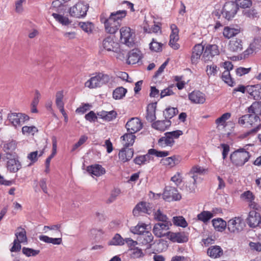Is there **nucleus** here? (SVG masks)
Here are the masks:
<instances>
[{"label":"nucleus","instance_id":"f257e3e1","mask_svg":"<svg viewBox=\"0 0 261 261\" xmlns=\"http://www.w3.org/2000/svg\"><path fill=\"white\" fill-rule=\"evenodd\" d=\"M126 13L125 10H119L111 13L108 16L106 13H102L100 16V20L104 24L106 32L111 34L116 33Z\"/></svg>","mask_w":261,"mask_h":261},{"label":"nucleus","instance_id":"f03ea898","mask_svg":"<svg viewBox=\"0 0 261 261\" xmlns=\"http://www.w3.org/2000/svg\"><path fill=\"white\" fill-rule=\"evenodd\" d=\"M206 169L198 165L193 166L187 173L185 182L186 189L190 193H194L197 188V182L199 179L198 176L205 173Z\"/></svg>","mask_w":261,"mask_h":261},{"label":"nucleus","instance_id":"7ed1b4c3","mask_svg":"<svg viewBox=\"0 0 261 261\" xmlns=\"http://www.w3.org/2000/svg\"><path fill=\"white\" fill-rule=\"evenodd\" d=\"M251 155L250 153L244 148H240L233 151L230 156L232 163L237 167L243 166L247 163Z\"/></svg>","mask_w":261,"mask_h":261},{"label":"nucleus","instance_id":"20e7f679","mask_svg":"<svg viewBox=\"0 0 261 261\" xmlns=\"http://www.w3.org/2000/svg\"><path fill=\"white\" fill-rule=\"evenodd\" d=\"M108 74L99 73L96 75L91 77L85 83V86L90 89L101 87L102 85L108 83L110 80Z\"/></svg>","mask_w":261,"mask_h":261},{"label":"nucleus","instance_id":"39448f33","mask_svg":"<svg viewBox=\"0 0 261 261\" xmlns=\"http://www.w3.org/2000/svg\"><path fill=\"white\" fill-rule=\"evenodd\" d=\"M121 42L130 47L135 43V32L129 27H123L120 29Z\"/></svg>","mask_w":261,"mask_h":261},{"label":"nucleus","instance_id":"423d86ee","mask_svg":"<svg viewBox=\"0 0 261 261\" xmlns=\"http://www.w3.org/2000/svg\"><path fill=\"white\" fill-rule=\"evenodd\" d=\"M89 6L83 2H79L69 10V13L72 17L81 18L86 16Z\"/></svg>","mask_w":261,"mask_h":261},{"label":"nucleus","instance_id":"0eeeda50","mask_svg":"<svg viewBox=\"0 0 261 261\" xmlns=\"http://www.w3.org/2000/svg\"><path fill=\"white\" fill-rule=\"evenodd\" d=\"M245 226L244 219L241 217H234L227 222L228 230L233 233H239L243 230Z\"/></svg>","mask_w":261,"mask_h":261},{"label":"nucleus","instance_id":"6e6552de","mask_svg":"<svg viewBox=\"0 0 261 261\" xmlns=\"http://www.w3.org/2000/svg\"><path fill=\"white\" fill-rule=\"evenodd\" d=\"M172 226L171 222H158L154 225L152 232L157 238L168 237L170 231H169Z\"/></svg>","mask_w":261,"mask_h":261},{"label":"nucleus","instance_id":"1a4fd4ad","mask_svg":"<svg viewBox=\"0 0 261 261\" xmlns=\"http://www.w3.org/2000/svg\"><path fill=\"white\" fill-rule=\"evenodd\" d=\"M260 121V118L256 114H248L240 117L238 123L245 127H251L257 124Z\"/></svg>","mask_w":261,"mask_h":261},{"label":"nucleus","instance_id":"9d476101","mask_svg":"<svg viewBox=\"0 0 261 261\" xmlns=\"http://www.w3.org/2000/svg\"><path fill=\"white\" fill-rule=\"evenodd\" d=\"M238 10L234 2H228L224 4L221 13L224 17L227 20H230L236 14Z\"/></svg>","mask_w":261,"mask_h":261},{"label":"nucleus","instance_id":"9b49d317","mask_svg":"<svg viewBox=\"0 0 261 261\" xmlns=\"http://www.w3.org/2000/svg\"><path fill=\"white\" fill-rule=\"evenodd\" d=\"M220 51L219 47L216 44H207L204 47V52L202 59L204 62L211 61L215 56L219 55Z\"/></svg>","mask_w":261,"mask_h":261},{"label":"nucleus","instance_id":"f8f14e48","mask_svg":"<svg viewBox=\"0 0 261 261\" xmlns=\"http://www.w3.org/2000/svg\"><path fill=\"white\" fill-rule=\"evenodd\" d=\"M8 119L14 127H17L28 120L29 117L22 113H12L8 114Z\"/></svg>","mask_w":261,"mask_h":261},{"label":"nucleus","instance_id":"ddd939ff","mask_svg":"<svg viewBox=\"0 0 261 261\" xmlns=\"http://www.w3.org/2000/svg\"><path fill=\"white\" fill-rule=\"evenodd\" d=\"M163 196V198L168 201L179 200L181 198L177 189L170 186L165 188Z\"/></svg>","mask_w":261,"mask_h":261},{"label":"nucleus","instance_id":"4468645a","mask_svg":"<svg viewBox=\"0 0 261 261\" xmlns=\"http://www.w3.org/2000/svg\"><path fill=\"white\" fill-rule=\"evenodd\" d=\"M142 126L141 120L137 117L131 118L125 125L127 132L134 134L139 131Z\"/></svg>","mask_w":261,"mask_h":261},{"label":"nucleus","instance_id":"2eb2a0df","mask_svg":"<svg viewBox=\"0 0 261 261\" xmlns=\"http://www.w3.org/2000/svg\"><path fill=\"white\" fill-rule=\"evenodd\" d=\"M248 225L252 228H254L261 223V216L255 211H251L249 212L247 219Z\"/></svg>","mask_w":261,"mask_h":261},{"label":"nucleus","instance_id":"dca6fc26","mask_svg":"<svg viewBox=\"0 0 261 261\" xmlns=\"http://www.w3.org/2000/svg\"><path fill=\"white\" fill-rule=\"evenodd\" d=\"M151 212L150 205L146 202H140L138 203L133 211L135 216H138L141 213L150 214Z\"/></svg>","mask_w":261,"mask_h":261},{"label":"nucleus","instance_id":"f3484780","mask_svg":"<svg viewBox=\"0 0 261 261\" xmlns=\"http://www.w3.org/2000/svg\"><path fill=\"white\" fill-rule=\"evenodd\" d=\"M189 99L194 103L202 104L205 101V96L199 91H194L189 95Z\"/></svg>","mask_w":261,"mask_h":261},{"label":"nucleus","instance_id":"a211bd4d","mask_svg":"<svg viewBox=\"0 0 261 261\" xmlns=\"http://www.w3.org/2000/svg\"><path fill=\"white\" fill-rule=\"evenodd\" d=\"M87 171L92 176H100L106 173L105 169L99 164H94L87 167Z\"/></svg>","mask_w":261,"mask_h":261},{"label":"nucleus","instance_id":"6ab92c4d","mask_svg":"<svg viewBox=\"0 0 261 261\" xmlns=\"http://www.w3.org/2000/svg\"><path fill=\"white\" fill-rule=\"evenodd\" d=\"M167 238L173 242L179 243L187 242L188 241V237L184 232H170Z\"/></svg>","mask_w":261,"mask_h":261},{"label":"nucleus","instance_id":"aec40b11","mask_svg":"<svg viewBox=\"0 0 261 261\" xmlns=\"http://www.w3.org/2000/svg\"><path fill=\"white\" fill-rule=\"evenodd\" d=\"M204 52V47L201 44H197L195 45L193 48V51L191 58V62L193 64H196Z\"/></svg>","mask_w":261,"mask_h":261},{"label":"nucleus","instance_id":"412c9836","mask_svg":"<svg viewBox=\"0 0 261 261\" xmlns=\"http://www.w3.org/2000/svg\"><path fill=\"white\" fill-rule=\"evenodd\" d=\"M153 240V236L151 232L146 231L144 233L139 236L137 238L138 242L142 245H148L149 247H151L150 244Z\"/></svg>","mask_w":261,"mask_h":261},{"label":"nucleus","instance_id":"4be33fe9","mask_svg":"<svg viewBox=\"0 0 261 261\" xmlns=\"http://www.w3.org/2000/svg\"><path fill=\"white\" fill-rule=\"evenodd\" d=\"M128 147H124L119 153V159L123 162L130 160L133 156L134 149Z\"/></svg>","mask_w":261,"mask_h":261},{"label":"nucleus","instance_id":"5701e85b","mask_svg":"<svg viewBox=\"0 0 261 261\" xmlns=\"http://www.w3.org/2000/svg\"><path fill=\"white\" fill-rule=\"evenodd\" d=\"M1 146L7 155H11L16 148L17 144L15 141L11 140L2 142Z\"/></svg>","mask_w":261,"mask_h":261},{"label":"nucleus","instance_id":"b1692460","mask_svg":"<svg viewBox=\"0 0 261 261\" xmlns=\"http://www.w3.org/2000/svg\"><path fill=\"white\" fill-rule=\"evenodd\" d=\"M7 159H8L7 167L10 172L15 173L21 168V164L18 160L16 159H9L8 156Z\"/></svg>","mask_w":261,"mask_h":261},{"label":"nucleus","instance_id":"393cba45","mask_svg":"<svg viewBox=\"0 0 261 261\" xmlns=\"http://www.w3.org/2000/svg\"><path fill=\"white\" fill-rule=\"evenodd\" d=\"M223 251L221 247L218 245L210 247L207 250V254L212 258H217L222 255Z\"/></svg>","mask_w":261,"mask_h":261},{"label":"nucleus","instance_id":"a878e982","mask_svg":"<svg viewBox=\"0 0 261 261\" xmlns=\"http://www.w3.org/2000/svg\"><path fill=\"white\" fill-rule=\"evenodd\" d=\"M228 48L232 52L240 51L243 49L242 40L239 38H233L230 40Z\"/></svg>","mask_w":261,"mask_h":261},{"label":"nucleus","instance_id":"bb28decb","mask_svg":"<svg viewBox=\"0 0 261 261\" xmlns=\"http://www.w3.org/2000/svg\"><path fill=\"white\" fill-rule=\"evenodd\" d=\"M246 90L249 94L252 96L255 99H261L260 85L248 86L246 87Z\"/></svg>","mask_w":261,"mask_h":261},{"label":"nucleus","instance_id":"cd10ccee","mask_svg":"<svg viewBox=\"0 0 261 261\" xmlns=\"http://www.w3.org/2000/svg\"><path fill=\"white\" fill-rule=\"evenodd\" d=\"M141 52L137 49H134L128 54L127 63L128 64H134L141 59Z\"/></svg>","mask_w":261,"mask_h":261},{"label":"nucleus","instance_id":"c85d7f7f","mask_svg":"<svg viewBox=\"0 0 261 261\" xmlns=\"http://www.w3.org/2000/svg\"><path fill=\"white\" fill-rule=\"evenodd\" d=\"M171 124L170 120L165 119L164 120H158L152 124V127L158 130L164 132Z\"/></svg>","mask_w":261,"mask_h":261},{"label":"nucleus","instance_id":"c756f323","mask_svg":"<svg viewBox=\"0 0 261 261\" xmlns=\"http://www.w3.org/2000/svg\"><path fill=\"white\" fill-rule=\"evenodd\" d=\"M15 236L16 237L15 240L18 241L19 242H21V243L23 244H28L27 232L24 228L21 226L18 227L15 231Z\"/></svg>","mask_w":261,"mask_h":261},{"label":"nucleus","instance_id":"7c9ffc66","mask_svg":"<svg viewBox=\"0 0 261 261\" xmlns=\"http://www.w3.org/2000/svg\"><path fill=\"white\" fill-rule=\"evenodd\" d=\"M156 103H151L148 105L146 110V119L149 122H152L156 119L155 110Z\"/></svg>","mask_w":261,"mask_h":261},{"label":"nucleus","instance_id":"2f4dec72","mask_svg":"<svg viewBox=\"0 0 261 261\" xmlns=\"http://www.w3.org/2000/svg\"><path fill=\"white\" fill-rule=\"evenodd\" d=\"M161 161L164 165L171 168L178 165L180 162V158L178 156L173 155L163 159Z\"/></svg>","mask_w":261,"mask_h":261},{"label":"nucleus","instance_id":"473e14b6","mask_svg":"<svg viewBox=\"0 0 261 261\" xmlns=\"http://www.w3.org/2000/svg\"><path fill=\"white\" fill-rule=\"evenodd\" d=\"M175 141L169 136L167 135V133L164 134V136L162 137L158 140V145L162 147H172L174 144Z\"/></svg>","mask_w":261,"mask_h":261},{"label":"nucleus","instance_id":"72a5a7b5","mask_svg":"<svg viewBox=\"0 0 261 261\" xmlns=\"http://www.w3.org/2000/svg\"><path fill=\"white\" fill-rule=\"evenodd\" d=\"M121 138L122 139V143L124 147H129L133 145L136 136L134 133H128L125 134L122 136Z\"/></svg>","mask_w":261,"mask_h":261},{"label":"nucleus","instance_id":"f704fd0d","mask_svg":"<svg viewBox=\"0 0 261 261\" xmlns=\"http://www.w3.org/2000/svg\"><path fill=\"white\" fill-rule=\"evenodd\" d=\"M97 115L106 121H110L116 118L117 113L113 110L109 112L102 111L98 112Z\"/></svg>","mask_w":261,"mask_h":261},{"label":"nucleus","instance_id":"c9c22d12","mask_svg":"<svg viewBox=\"0 0 261 261\" xmlns=\"http://www.w3.org/2000/svg\"><path fill=\"white\" fill-rule=\"evenodd\" d=\"M212 224L217 231L221 232L224 230L227 226L226 222L221 218L213 219L212 220Z\"/></svg>","mask_w":261,"mask_h":261},{"label":"nucleus","instance_id":"e433bc0d","mask_svg":"<svg viewBox=\"0 0 261 261\" xmlns=\"http://www.w3.org/2000/svg\"><path fill=\"white\" fill-rule=\"evenodd\" d=\"M240 32V30L239 29L225 27L224 28L223 34L226 38L229 39L238 34Z\"/></svg>","mask_w":261,"mask_h":261},{"label":"nucleus","instance_id":"4c0bfd02","mask_svg":"<svg viewBox=\"0 0 261 261\" xmlns=\"http://www.w3.org/2000/svg\"><path fill=\"white\" fill-rule=\"evenodd\" d=\"M40 241L46 243H51L54 245H60L62 242L61 238H53L47 236L41 235L39 237Z\"/></svg>","mask_w":261,"mask_h":261},{"label":"nucleus","instance_id":"58836bf2","mask_svg":"<svg viewBox=\"0 0 261 261\" xmlns=\"http://www.w3.org/2000/svg\"><path fill=\"white\" fill-rule=\"evenodd\" d=\"M127 91V89L123 87H119L113 91V97L116 100L121 99L125 96Z\"/></svg>","mask_w":261,"mask_h":261},{"label":"nucleus","instance_id":"ea45409f","mask_svg":"<svg viewBox=\"0 0 261 261\" xmlns=\"http://www.w3.org/2000/svg\"><path fill=\"white\" fill-rule=\"evenodd\" d=\"M213 216V214L212 212L203 211L197 215V218L198 220L206 223Z\"/></svg>","mask_w":261,"mask_h":261},{"label":"nucleus","instance_id":"a19ab883","mask_svg":"<svg viewBox=\"0 0 261 261\" xmlns=\"http://www.w3.org/2000/svg\"><path fill=\"white\" fill-rule=\"evenodd\" d=\"M151 159L150 154L148 152V153L143 155H139L137 156L134 160V163L137 165H143L148 163Z\"/></svg>","mask_w":261,"mask_h":261},{"label":"nucleus","instance_id":"79ce46f5","mask_svg":"<svg viewBox=\"0 0 261 261\" xmlns=\"http://www.w3.org/2000/svg\"><path fill=\"white\" fill-rule=\"evenodd\" d=\"M231 117L230 113H225L223 114L221 117L217 118L215 122L217 125V127L220 126L225 127L226 125V121L229 119Z\"/></svg>","mask_w":261,"mask_h":261},{"label":"nucleus","instance_id":"37998d69","mask_svg":"<svg viewBox=\"0 0 261 261\" xmlns=\"http://www.w3.org/2000/svg\"><path fill=\"white\" fill-rule=\"evenodd\" d=\"M154 218L156 220L159 221V222H171L167 216L164 214L160 209L154 213Z\"/></svg>","mask_w":261,"mask_h":261},{"label":"nucleus","instance_id":"c03bdc74","mask_svg":"<svg viewBox=\"0 0 261 261\" xmlns=\"http://www.w3.org/2000/svg\"><path fill=\"white\" fill-rule=\"evenodd\" d=\"M242 197L245 198L246 200H247L248 202H251V204L250 205V206L254 209H257V205L254 202L252 203L253 200L254 199V197L252 194V192H251L249 191H246L244 192L242 195Z\"/></svg>","mask_w":261,"mask_h":261},{"label":"nucleus","instance_id":"a18cd8bd","mask_svg":"<svg viewBox=\"0 0 261 261\" xmlns=\"http://www.w3.org/2000/svg\"><path fill=\"white\" fill-rule=\"evenodd\" d=\"M219 68L214 64L207 65L206 67L205 71L207 75L210 77L215 76L217 75Z\"/></svg>","mask_w":261,"mask_h":261},{"label":"nucleus","instance_id":"49530a36","mask_svg":"<svg viewBox=\"0 0 261 261\" xmlns=\"http://www.w3.org/2000/svg\"><path fill=\"white\" fill-rule=\"evenodd\" d=\"M146 225L144 223L138 224L136 226L132 227L130 230L132 233L134 234H137L140 236L141 235V234L144 233L146 231Z\"/></svg>","mask_w":261,"mask_h":261},{"label":"nucleus","instance_id":"de8ad7c7","mask_svg":"<svg viewBox=\"0 0 261 261\" xmlns=\"http://www.w3.org/2000/svg\"><path fill=\"white\" fill-rule=\"evenodd\" d=\"M52 16L57 21L61 23L62 25H68L71 22L68 17L62 15L54 13H53Z\"/></svg>","mask_w":261,"mask_h":261},{"label":"nucleus","instance_id":"09e8293b","mask_svg":"<svg viewBox=\"0 0 261 261\" xmlns=\"http://www.w3.org/2000/svg\"><path fill=\"white\" fill-rule=\"evenodd\" d=\"M124 244V240L118 233L116 234L114 237L109 242V245H123Z\"/></svg>","mask_w":261,"mask_h":261},{"label":"nucleus","instance_id":"8fccbe9b","mask_svg":"<svg viewBox=\"0 0 261 261\" xmlns=\"http://www.w3.org/2000/svg\"><path fill=\"white\" fill-rule=\"evenodd\" d=\"M114 41L111 37L105 38L102 42L103 47L108 51H113Z\"/></svg>","mask_w":261,"mask_h":261},{"label":"nucleus","instance_id":"3c124183","mask_svg":"<svg viewBox=\"0 0 261 261\" xmlns=\"http://www.w3.org/2000/svg\"><path fill=\"white\" fill-rule=\"evenodd\" d=\"M61 226V224L52 225L50 226H44L43 227V230L45 232H46L47 230H54L56 236L62 237V232L60 230Z\"/></svg>","mask_w":261,"mask_h":261},{"label":"nucleus","instance_id":"603ef678","mask_svg":"<svg viewBox=\"0 0 261 261\" xmlns=\"http://www.w3.org/2000/svg\"><path fill=\"white\" fill-rule=\"evenodd\" d=\"M173 223L175 225L186 227L188 226V223L182 216H176L173 218Z\"/></svg>","mask_w":261,"mask_h":261},{"label":"nucleus","instance_id":"864d4df0","mask_svg":"<svg viewBox=\"0 0 261 261\" xmlns=\"http://www.w3.org/2000/svg\"><path fill=\"white\" fill-rule=\"evenodd\" d=\"M178 113V110L174 108H166L165 112H164V115L166 119H170L173 117Z\"/></svg>","mask_w":261,"mask_h":261},{"label":"nucleus","instance_id":"5fc2aeb1","mask_svg":"<svg viewBox=\"0 0 261 261\" xmlns=\"http://www.w3.org/2000/svg\"><path fill=\"white\" fill-rule=\"evenodd\" d=\"M38 132V129L34 126H24L22 128V133L25 135H34Z\"/></svg>","mask_w":261,"mask_h":261},{"label":"nucleus","instance_id":"6e6d98bb","mask_svg":"<svg viewBox=\"0 0 261 261\" xmlns=\"http://www.w3.org/2000/svg\"><path fill=\"white\" fill-rule=\"evenodd\" d=\"M22 252L27 257L35 256L38 255L40 251L39 250H35L28 247H23Z\"/></svg>","mask_w":261,"mask_h":261},{"label":"nucleus","instance_id":"4d7b16f0","mask_svg":"<svg viewBox=\"0 0 261 261\" xmlns=\"http://www.w3.org/2000/svg\"><path fill=\"white\" fill-rule=\"evenodd\" d=\"M81 29L87 33L92 32L94 25L92 23L90 22H82L79 23Z\"/></svg>","mask_w":261,"mask_h":261},{"label":"nucleus","instance_id":"13d9d810","mask_svg":"<svg viewBox=\"0 0 261 261\" xmlns=\"http://www.w3.org/2000/svg\"><path fill=\"white\" fill-rule=\"evenodd\" d=\"M221 78L222 80L229 86H233V82L230 76V72L228 70H225L223 72Z\"/></svg>","mask_w":261,"mask_h":261},{"label":"nucleus","instance_id":"bf43d9fd","mask_svg":"<svg viewBox=\"0 0 261 261\" xmlns=\"http://www.w3.org/2000/svg\"><path fill=\"white\" fill-rule=\"evenodd\" d=\"M162 44L159 43L154 39H152V41L149 44L150 49L155 52H159L162 50Z\"/></svg>","mask_w":261,"mask_h":261},{"label":"nucleus","instance_id":"052dcab7","mask_svg":"<svg viewBox=\"0 0 261 261\" xmlns=\"http://www.w3.org/2000/svg\"><path fill=\"white\" fill-rule=\"evenodd\" d=\"M237 7L245 9L249 8L252 5L251 0H236L235 2Z\"/></svg>","mask_w":261,"mask_h":261},{"label":"nucleus","instance_id":"680f3d73","mask_svg":"<svg viewBox=\"0 0 261 261\" xmlns=\"http://www.w3.org/2000/svg\"><path fill=\"white\" fill-rule=\"evenodd\" d=\"M149 153L151 155H154L157 157H165L169 154V152L168 151H158L155 149H150Z\"/></svg>","mask_w":261,"mask_h":261},{"label":"nucleus","instance_id":"e2e57ef3","mask_svg":"<svg viewBox=\"0 0 261 261\" xmlns=\"http://www.w3.org/2000/svg\"><path fill=\"white\" fill-rule=\"evenodd\" d=\"M170 29L171 30V33L170 36V38H172V40H178L179 30L177 26L175 24H172L170 25Z\"/></svg>","mask_w":261,"mask_h":261},{"label":"nucleus","instance_id":"0e129e2a","mask_svg":"<svg viewBox=\"0 0 261 261\" xmlns=\"http://www.w3.org/2000/svg\"><path fill=\"white\" fill-rule=\"evenodd\" d=\"M64 98V92L63 90L58 91L56 94V105L57 107L64 105L63 101Z\"/></svg>","mask_w":261,"mask_h":261},{"label":"nucleus","instance_id":"69168bd1","mask_svg":"<svg viewBox=\"0 0 261 261\" xmlns=\"http://www.w3.org/2000/svg\"><path fill=\"white\" fill-rule=\"evenodd\" d=\"M88 139V137L85 135L82 136L79 140L72 147L71 151H75L77 148L83 144Z\"/></svg>","mask_w":261,"mask_h":261},{"label":"nucleus","instance_id":"338daca9","mask_svg":"<svg viewBox=\"0 0 261 261\" xmlns=\"http://www.w3.org/2000/svg\"><path fill=\"white\" fill-rule=\"evenodd\" d=\"M120 190L119 189H114L111 192V195L108 201L109 203H111L115 200L117 197L120 194Z\"/></svg>","mask_w":261,"mask_h":261},{"label":"nucleus","instance_id":"774afa93","mask_svg":"<svg viewBox=\"0 0 261 261\" xmlns=\"http://www.w3.org/2000/svg\"><path fill=\"white\" fill-rule=\"evenodd\" d=\"M173 86H170L167 88L162 90L160 93L161 98H163L166 96H170L174 94V92L172 90Z\"/></svg>","mask_w":261,"mask_h":261}]
</instances>
